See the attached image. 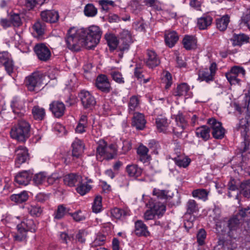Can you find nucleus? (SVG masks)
<instances>
[{
	"mask_svg": "<svg viewBox=\"0 0 250 250\" xmlns=\"http://www.w3.org/2000/svg\"><path fill=\"white\" fill-rule=\"evenodd\" d=\"M32 114L36 120H42L45 116V110L38 106H34L32 109Z\"/></svg>",
	"mask_w": 250,
	"mask_h": 250,
	"instance_id": "42",
	"label": "nucleus"
},
{
	"mask_svg": "<svg viewBox=\"0 0 250 250\" xmlns=\"http://www.w3.org/2000/svg\"><path fill=\"white\" fill-rule=\"evenodd\" d=\"M163 83L166 84L165 88L168 89L172 83V77L170 73L165 72L162 78Z\"/></svg>",
	"mask_w": 250,
	"mask_h": 250,
	"instance_id": "51",
	"label": "nucleus"
},
{
	"mask_svg": "<svg viewBox=\"0 0 250 250\" xmlns=\"http://www.w3.org/2000/svg\"><path fill=\"white\" fill-rule=\"evenodd\" d=\"M113 79L117 83H124V78L122 74L116 71H113L110 73Z\"/></svg>",
	"mask_w": 250,
	"mask_h": 250,
	"instance_id": "53",
	"label": "nucleus"
},
{
	"mask_svg": "<svg viewBox=\"0 0 250 250\" xmlns=\"http://www.w3.org/2000/svg\"><path fill=\"white\" fill-rule=\"evenodd\" d=\"M120 44L119 48L121 51L127 49L129 44L132 42V39L130 32L127 30H123L120 34Z\"/></svg>",
	"mask_w": 250,
	"mask_h": 250,
	"instance_id": "14",
	"label": "nucleus"
},
{
	"mask_svg": "<svg viewBox=\"0 0 250 250\" xmlns=\"http://www.w3.org/2000/svg\"><path fill=\"white\" fill-rule=\"evenodd\" d=\"M229 22V17L228 15L217 19L216 21L217 28L220 31H224L227 29Z\"/></svg>",
	"mask_w": 250,
	"mask_h": 250,
	"instance_id": "34",
	"label": "nucleus"
},
{
	"mask_svg": "<svg viewBox=\"0 0 250 250\" xmlns=\"http://www.w3.org/2000/svg\"><path fill=\"white\" fill-rule=\"evenodd\" d=\"M11 200L17 203H21L26 201L28 198L26 191H23L19 194H13L10 197Z\"/></svg>",
	"mask_w": 250,
	"mask_h": 250,
	"instance_id": "38",
	"label": "nucleus"
},
{
	"mask_svg": "<svg viewBox=\"0 0 250 250\" xmlns=\"http://www.w3.org/2000/svg\"><path fill=\"white\" fill-rule=\"evenodd\" d=\"M126 171L130 177H138L142 174V169L137 165L131 164L126 167Z\"/></svg>",
	"mask_w": 250,
	"mask_h": 250,
	"instance_id": "30",
	"label": "nucleus"
},
{
	"mask_svg": "<svg viewBox=\"0 0 250 250\" xmlns=\"http://www.w3.org/2000/svg\"><path fill=\"white\" fill-rule=\"evenodd\" d=\"M212 22V18L208 14H204L198 18L197 21V26L200 30H205L209 26Z\"/></svg>",
	"mask_w": 250,
	"mask_h": 250,
	"instance_id": "20",
	"label": "nucleus"
},
{
	"mask_svg": "<svg viewBox=\"0 0 250 250\" xmlns=\"http://www.w3.org/2000/svg\"><path fill=\"white\" fill-rule=\"evenodd\" d=\"M82 177L76 173H70L64 176L63 181L66 185L74 187L82 182Z\"/></svg>",
	"mask_w": 250,
	"mask_h": 250,
	"instance_id": "19",
	"label": "nucleus"
},
{
	"mask_svg": "<svg viewBox=\"0 0 250 250\" xmlns=\"http://www.w3.org/2000/svg\"><path fill=\"white\" fill-rule=\"evenodd\" d=\"M208 123L212 130V134L214 138L220 139L224 137L225 130L220 122L214 118H210L208 120Z\"/></svg>",
	"mask_w": 250,
	"mask_h": 250,
	"instance_id": "6",
	"label": "nucleus"
},
{
	"mask_svg": "<svg viewBox=\"0 0 250 250\" xmlns=\"http://www.w3.org/2000/svg\"><path fill=\"white\" fill-rule=\"evenodd\" d=\"M196 135L198 137L206 141L210 137L209 129L205 125L199 127L196 130Z\"/></svg>",
	"mask_w": 250,
	"mask_h": 250,
	"instance_id": "32",
	"label": "nucleus"
},
{
	"mask_svg": "<svg viewBox=\"0 0 250 250\" xmlns=\"http://www.w3.org/2000/svg\"><path fill=\"white\" fill-rule=\"evenodd\" d=\"M240 193L244 197L250 198V180L241 183L240 186Z\"/></svg>",
	"mask_w": 250,
	"mask_h": 250,
	"instance_id": "37",
	"label": "nucleus"
},
{
	"mask_svg": "<svg viewBox=\"0 0 250 250\" xmlns=\"http://www.w3.org/2000/svg\"><path fill=\"white\" fill-rule=\"evenodd\" d=\"M99 3L100 5L102 6V9L107 11L109 8V5H113L114 2L112 0H102L99 1Z\"/></svg>",
	"mask_w": 250,
	"mask_h": 250,
	"instance_id": "58",
	"label": "nucleus"
},
{
	"mask_svg": "<svg viewBox=\"0 0 250 250\" xmlns=\"http://www.w3.org/2000/svg\"><path fill=\"white\" fill-rule=\"evenodd\" d=\"M216 69V64L215 63L211 64L209 68H205L199 72V79L201 81H205L208 82L212 81Z\"/></svg>",
	"mask_w": 250,
	"mask_h": 250,
	"instance_id": "9",
	"label": "nucleus"
},
{
	"mask_svg": "<svg viewBox=\"0 0 250 250\" xmlns=\"http://www.w3.org/2000/svg\"><path fill=\"white\" fill-rule=\"evenodd\" d=\"M102 198L101 196H96L92 206L93 212L98 213L101 211L102 208Z\"/></svg>",
	"mask_w": 250,
	"mask_h": 250,
	"instance_id": "45",
	"label": "nucleus"
},
{
	"mask_svg": "<svg viewBox=\"0 0 250 250\" xmlns=\"http://www.w3.org/2000/svg\"><path fill=\"white\" fill-rule=\"evenodd\" d=\"M28 212L32 215L39 216L42 211V209L39 206H30L28 208Z\"/></svg>",
	"mask_w": 250,
	"mask_h": 250,
	"instance_id": "56",
	"label": "nucleus"
},
{
	"mask_svg": "<svg viewBox=\"0 0 250 250\" xmlns=\"http://www.w3.org/2000/svg\"><path fill=\"white\" fill-rule=\"evenodd\" d=\"M139 104V101L136 96H132L130 98L128 103V111L129 113H133L134 110L137 109Z\"/></svg>",
	"mask_w": 250,
	"mask_h": 250,
	"instance_id": "44",
	"label": "nucleus"
},
{
	"mask_svg": "<svg viewBox=\"0 0 250 250\" xmlns=\"http://www.w3.org/2000/svg\"><path fill=\"white\" fill-rule=\"evenodd\" d=\"M155 215V213L154 212V211H153V210H152V209L151 208L150 209L146 210L145 213L144 219L146 220H152L154 219Z\"/></svg>",
	"mask_w": 250,
	"mask_h": 250,
	"instance_id": "64",
	"label": "nucleus"
},
{
	"mask_svg": "<svg viewBox=\"0 0 250 250\" xmlns=\"http://www.w3.org/2000/svg\"><path fill=\"white\" fill-rule=\"evenodd\" d=\"M106 148L107 146L105 141L100 140L97 147V157L98 159H99V156H103L104 158L110 159L108 153H107Z\"/></svg>",
	"mask_w": 250,
	"mask_h": 250,
	"instance_id": "29",
	"label": "nucleus"
},
{
	"mask_svg": "<svg viewBox=\"0 0 250 250\" xmlns=\"http://www.w3.org/2000/svg\"><path fill=\"white\" fill-rule=\"evenodd\" d=\"M3 63L4 64L5 68L9 74H10L13 72V62L11 60H6Z\"/></svg>",
	"mask_w": 250,
	"mask_h": 250,
	"instance_id": "59",
	"label": "nucleus"
},
{
	"mask_svg": "<svg viewBox=\"0 0 250 250\" xmlns=\"http://www.w3.org/2000/svg\"><path fill=\"white\" fill-rule=\"evenodd\" d=\"M250 38L244 34H234L230 39L233 46H241L249 42Z\"/></svg>",
	"mask_w": 250,
	"mask_h": 250,
	"instance_id": "27",
	"label": "nucleus"
},
{
	"mask_svg": "<svg viewBox=\"0 0 250 250\" xmlns=\"http://www.w3.org/2000/svg\"><path fill=\"white\" fill-rule=\"evenodd\" d=\"M33 28L39 36H42L45 30V24L41 21H37L34 24Z\"/></svg>",
	"mask_w": 250,
	"mask_h": 250,
	"instance_id": "50",
	"label": "nucleus"
},
{
	"mask_svg": "<svg viewBox=\"0 0 250 250\" xmlns=\"http://www.w3.org/2000/svg\"><path fill=\"white\" fill-rule=\"evenodd\" d=\"M135 233L138 236L149 235V232L146 225L141 221L138 220L135 223Z\"/></svg>",
	"mask_w": 250,
	"mask_h": 250,
	"instance_id": "25",
	"label": "nucleus"
},
{
	"mask_svg": "<svg viewBox=\"0 0 250 250\" xmlns=\"http://www.w3.org/2000/svg\"><path fill=\"white\" fill-rule=\"evenodd\" d=\"M42 82V74L40 72H34L27 77L25 83L29 91L35 90L37 87L41 85Z\"/></svg>",
	"mask_w": 250,
	"mask_h": 250,
	"instance_id": "4",
	"label": "nucleus"
},
{
	"mask_svg": "<svg viewBox=\"0 0 250 250\" xmlns=\"http://www.w3.org/2000/svg\"><path fill=\"white\" fill-rule=\"evenodd\" d=\"M79 97L85 108H91L96 104L94 97L87 91L82 90L79 94Z\"/></svg>",
	"mask_w": 250,
	"mask_h": 250,
	"instance_id": "10",
	"label": "nucleus"
},
{
	"mask_svg": "<svg viewBox=\"0 0 250 250\" xmlns=\"http://www.w3.org/2000/svg\"><path fill=\"white\" fill-rule=\"evenodd\" d=\"M206 237V232L204 229H200L197 234V239L198 244L200 245H203L204 244V241Z\"/></svg>",
	"mask_w": 250,
	"mask_h": 250,
	"instance_id": "55",
	"label": "nucleus"
},
{
	"mask_svg": "<svg viewBox=\"0 0 250 250\" xmlns=\"http://www.w3.org/2000/svg\"><path fill=\"white\" fill-rule=\"evenodd\" d=\"M29 124L25 121H21L11 128L10 134L12 138L19 142H24L30 136Z\"/></svg>",
	"mask_w": 250,
	"mask_h": 250,
	"instance_id": "2",
	"label": "nucleus"
},
{
	"mask_svg": "<svg viewBox=\"0 0 250 250\" xmlns=\"http://www.w3.org/2000/svg\"><path fill=\"white\" fill-rule=\"evenodd\" d=\"M17 233L14 236L15 240L19 242L23 241L26 239L27 231L35 232L36 226L33 220L25 219L17 225Z\"/></svg>",
	"mask_w": 250,
	"mask_h": 250,
	"instance_id": "3",
	"label": "nucleus"
},
{
	"mask_svg": "<svg viewBox=\"0 0 250 250\" xmlns=\"http://www.w3.org/2000/svg\"><path fill=\"white\" fill-rule=\"evenodd\" d=\"M158 218L162 216L166 210V206L161 202H156L151 208Z\"/></svg>",
	"mask_w": 250,
	"mask_h": 250,
	"instance_id": "35",
	"label": "nucleus"
},
{
	"mask_svg": "<svg viewBox=\"0 0 250 250\" xmlns=\"http://www.w3.org/2000/svg\"><path fill=\"white\" fill-rule=\"evenodd\" d=\"M196 40L191 36H186L183 40V44L187 50L193 49L196 47Z\"/></svg>",
	"mask_w": 250,
	"mask_h": 250,
	"instance_id": "31",
	"label": "nucleus"
},
{
	"mask_svg": "<svg viewBox=\"0 0 250 250\" xmlns=\"http://www.w3.org/2000/svg\"><path fill=\"white\" fill-rule=\"evenodd\" d=\"M189 90V86L186 83H183L177 86L174 92L176 96H186Z\"/></svg>",
	"mask_w": 250,
	"mask_h": 250,
	"instance_id": "36",
	"label": "nucleus"
},
{
	"mask_svg": "<svg viewBox=\"0 0 250 250\" xmlns=\"http://www.w3.org/2000/svg\"><path fill=\"white\" fill-rule=\"evenodd\" d=\"M85 15L88 17H94L97 13V9L92 4H87L84 10Z\"/></svg>",
	"mask_w": 250,
	"mask_h": 250,
	"instance_id": "46",
	"label": "nucleus"
},
{
	"mask_svg": "<svg viewBox=\"0 0 250 250\" xmlns=\"http://www.w3.org/2000/svg\"><path fill=\"white\" fill-rule=\"evenodd\" d=\"M105 241V237L104 236L97 237L92 243V247H97L104 244Z\"/></svg>",
	"mask_w": 250,
	"mask_h": 250,
	"instance_id": "61",
	"label": "nucleus"
},
{
	"mask_svg": "<svg viewBox=\"0 0 250 250\" xmlns=\"http://www.w3.org/2000/svg\"><path fill=\"white\" fill-rule=\"evenodd\" d=\"M34 51L38 58L43 61L48 60L51 56L49 48L43 43H39L34 47Z\"/></svg>",
	"mask_w": 250,
	"mask_h": 250,
	"instance_id": "11",
	"label": "nucleus"
},
{
	"mask_svg": "<svg viewBox=\"0 0 250 250\" xmlns=\"http://www.w3.org/2000/svg\"><path fill=\"white\" fill-rule=\"evenodd\" d=\"M167 193L166 190H160L156 188H154L152 192L154 196H156L160 199H166L167 197Z\"/></svg>",
	"mask_w": 250,
	"mask_h": 250,
	"instance_id": "54",
	"label": "nucleus"
},
{
	"mask_svg": "<svg viewBox=\"0 0 250 250\" xmlns=\"http://www.w3.org/2000/svg\"><path fill=\"white\" fill-rule=\"evenodd\" d=\"M250 121V115L248 114L246 116L245 118H243L240 120L238 130L240 131L242 136L244 138L245 143H247V140L246 139L247 133L248 130V125Z\"/></svg>",
	"mask_w": 250,
	"mask_h": 250,
	"instance_id": "22",
	"label": "nucleus"
},
{
	"mask_svg": "<svg viewBox=\"0 0 250 250\" xmlns=\"http://www.w3.org/2000/svg\"><path fill=\"white\" fill-rule=\"evenodd\" d=\"M91 180H88L86 181L83 180L82 179V182L78 183L76 188V190L78 193L81 195H84L88 192L91 189V186L88 184L91 183Z\"/></svg>",
	"mask_w": 250,
	"mask_h": 250,
	"instance_id": "26",
	"label": "nucleus"
},
{
	"mask_svg": "<svg viewBox=\"0 0 250 250\" xmlns=\"http://www.w3.org/2000/svg\"><path fill=\"white\" fill-rule=\"evenodd\" d=\"M11 22L14 26H19L21 24V20L20 15L18 14H14L11 16Z\"/></svg>",
	"mask_w": 250,
	"mask_h": 250,
	"instance_id": "57",
	"label": "nucleus"
},
{
	"mask_svg": "<svg viewBox=\"0 0 250 250\" xmlns=\"http://www.w3.org/2000/svg\"><path fill=\"white\" fill-rule=\"evenodd\" d=\"M187 213L192 214L198 211V204L192 199L189 200L186 204Z\"/></svg>",
	"mask_w": 250,
	"mask_h": 250,
	"instance_id": "40",
	"label": "nucleus"
},
{
	"mask_svg": "<svg viewBox=\"0 0 250 250\" xmlns=\"http://www.w3.org/2000/svg\"><path fill=\"white\" fill-rule=\"evenodd\" d=\"M102 34V30L97 25H91L86 29L73 27L68 30L65 41L70 50L79 51L82 45L90 49L100 42Z\"/></svg>",
	"mask_w": 250,
	"mask_h": 250,
	"instance_id": "1",
	"label": "nucleus"
},
{
	"mask_svg": "<svg viewBox=\"0 0 250 250\" xmlns=\"http://www.w3.org/2000/svg\"><path fill=\"white\" fill-rule=\"evenodd\" d=\"M42 21L47 22L55 23L59 20V15L57 11L54 10H44L41 13Z\"/></svg>",
	"mask_w": 250,
	"mask_h": 250,
	"instance_id": "16",
	"label": "nucleus"
},
{
	"mask_svg": "<svg viewBox=\"0 0 250 250\" xmlns=\"http://www.w3.org/2000/svg\"><path fill=\"white\" fill-rule=\"evenodd\" d=\"M242 225L237 215H234L229 219L228 227L229 229V235L235 239L240 233Z\"/></svg>",
	"mask_w": 250,
	"mask_h": 250,
	"instance_id": "5",
	"label": "nucleus"
},
{
	"mask_svg": "<svg viewBox=\"0 0 250 250\" xmlns=\"http://www.w3.org/2000/svg\"><path fill=\"white\" fill-rule=\"evenodd\" d=\"M175 121L176 125L172 129V131L175 135L178 136L187 128L188 124L181 113H179L176 116Z\"/></svg>",
	"mask_w": 250,
	"mask_h": 250,
	"instance_id": "8",
	"label": "nucleus"
},
{
	"mask_svg": "<svg viewBox=\"0 0 250 250\" xmlns=\"http://www.w3.org/2000/svg\"><path fill=\"white\" fill-rule=\"evenodd\" d=\"M192 195L194 198L206 201L208 199V192L204 189H197L193 190Z\"/></svg>",
	"mask_w": 250,
	"mask_h": 250,
	"instance_id": "41",
	"label": "nucleus"
},
{
	"mask_svg": "<svg viewBox=\"0 0 250 250\" xmlns=\"http://www.w3.org/2000/svg\"><path fill=\"white\" fill-rule=\"evenodd\" d=\"M146 120L144 115L139 112L134 113L132 120V125L138 130H143L145 128Z\"/></svg>",
	"mask_w": 250,
	"mask_h": 250,
	"instance_id": "17",
	"label": "nucleus"
},
{
	"mask_svg": "<svg viewBox=\"0 0 250 250\" xmlns=\"http://www.w3.org/2000/svg\"><path fill=\"white\" fill-rule=\"evenodd\" d=\"M32 174L31 170L22 171L15 176V181L20 185H27L31 179Z\"/></svg>",
	"mask_w": 250,
	"mask_h": 250,
	"instance_id": "15",
	"label": "nucleus"
},
{
	"mask_svg": "<svg viewBox=\"0 0 250 250\" xmlns=\"http://www.w3.org/2000/svg\"><path fill=\"white\" fill-rule=\"evenodd\" d=\"M50 109L56 117H60L64 114L65 107L62 102L54 101L50 104Z\"/></svg>",
	"mask_w": 250,
	"mask_h": 250,
	"instance_id": "18",
	"label": "nucleus"
},
{
	"mask_svg": "<svg viewBox=\"0 0 250 250\" xmlns=\"http://www.w3.org/2000/svg\"><path fill=\"white\" fill-rule=\"evenodd\" d=\"M46 175L44 172H40L36 174L33 177V181L37 185H40L45 181Z\"/></svg>",
	"mask_w": 250,
	"mask_h": 250,
	"instance_id": "47",
	"label": "nucleus"
},
{
	"mask_svg": "<svg viewBox=\"0 0 250 250\" xmlns=\"http://www.w3.org/2000/svg\"><path fill=\"white\" fill-rule=\"evenodd\" d=\"M69 210V208H66L64 205H59L57 210L54 213V218L58 220L62 219L68 212Z\"/></svg>",
	"mask_w": 250,
	"mask_h": 250,
	"instance_id": "39",
	"label": "nucleus"
},
{
	"mask_svg": "<svg viewBox=\"0 0 250 250\" xmlns=\"http://www.w3.org/2000/svg\"><path fill=\"white\" fill-rule=\"evenodd\" d=\"M250 214V206L240 209L236 215H239L242 218H245Z\"/></svg>",
	"mask_w": 250,
	"mask_h": 250,
	"instance_id": "60",
	"label": "nucleus"
},
{
	"mask_svg": "<svg viewBox=\"0 0 250 250\" xmlns=\"http://www.w3.org/2000/svg\"><path fill=\"white\" fill-rule=\"evenodd\" d=\"M147 59L146 61V64L150 68H153L158 66L160 61L156 53L152 50L147 51Z\"/></svg>",
	"mask_w": 250,
	"mask_h": 250,
	"instance_id": "23",
	"label": "nucleus"
},
{
	"mask_svg": "<svg viewBox=\"0 0 250 250\" xmlns=\"http://www.w3.org/2000/svg\"><path fill=\"white\" fill-rule=\"evenodd\" d=\"M178 39V36L175 31L167 32L165 34L166 43L170 47H173Z\"/></svg>",
	"mask_w": 250,
	"mask_h": 250,
	"instance_id": "28",
	"label": "nucleus"
},
{
	"mask_svg": "<svg viewBox=\"0 0 250 250\" xmlns=\"http://www.w3.org/2000/svg\"><path fill=\"white\" fill-rule=\"evenodd\" d=\"M229 71L236 75L239 78L241 77H244L245 75V70L243 67L239 66H234L232 67Z\"/></svg>",
	"mask_w": 250,
	"mask_h": 250,
	"instance_id": "52",
	"label": "nucleus"
},
{
	"mask_svg": "<svg viewBox=\"0 0 250 250\" xmlns=\"http://www.w3.org/2000/svg\"><path fill=\"white\" fill-rule=\"evenodd\" d=\"M96 86L99 90L105 93L109 92L111 89L109 80L104 75H100L98 76Z\"/></svg>",
	"mask_w": 250,
	"mask_h": 250,
	"instance_id": "13",
	"label": "nucleus"
},
{
	"mask_svg": "<svg viewBox=\"0 0 250 250\" xmlns=\"http://www.w3.org/2000/svg\"><path fill=\"white\" fill-rule=\"evenodd\" d=\"M111 216L115 219H120L129 215V211L127 209H123L115 208L111 210Z\"/></svg>",
	"mask_w": 250,
	"mask_h": 250,
	"instance_id": "33",
	"label": "nucleus"
},
{
	"mask_svg": "<svg viewBox=\"0 0 250 250\" xmlns=\"http://www.w3.org/2000/svg\"><path fill=\"white\" fill-rule=\"evenodd\" d=\"M241 21V24L244 23V25L250 28V8H247L244 12Z\"/></svg>",
	"mask_w": 250,
	"mask_h": 250,
	"instance_id": "49",
	"label": "nucleus"
},
{
	"mask_svg": "<svg viewBox=\"0 0 250 250\" xmlns=\"http://www.w3.org/2000/svg\"><path fill=\"white\" fill-rule=\"evenodd\" d=\"M104 38L111 50H114L120 44V42L116 36L111 33H106Z\"/></svg>",
	"mask_w": 250,
	"mask_h": 250,
	"instance_id": "24",
	"label": "nucleus"
},
{
	"mask_svg": "<svg viewBox=\"0 0 250 250\" xmlns=\"http://www.w3.org/2000/svg\"><path fill=\"white\" fill-rule=\"evenodd\" d=\"M72 157L74 158H79L82 154L84 149V145L81 140L76 139L72 145Z\"/></svg>",
	"mask_w": 250,
	"mask_h": 250,
	"instance_id": "21",
	"label": "nucleus"
},
{
	"mask_svg": "<svg viewBox=\"0 0 250 250\" xmlns=\"http://www.w3.org/2000/svg\"><path fill=\"white\" fill-rule=\"evenodd\" d=\"M60 178L59 174L57 173H54L52 174L50 176L46 178L47 182L49 185L53 184L57 180H58Z\"/></svg>",
	"mask_w": 250,
	"mask_h": 250,
	"instance_id": "63",
	"label": "nucleus"
},
{
	"mask_svg": "<svg viewBox=\"0 0 250 250\" xmlns=\"http://www.w3.org/2000/svg\"><path fill=\"white\" fill-rule=\"evenodd\" d=\"M155 124L157 129L159 132L168 133L172 131L170 126V122L165 117H159L157 118Z\"/></svg>",
	"mask_w": 250,
	"mask_h": 250,
	"instance_id": "12",
	"label": "nucleus"
},
{
	"mask_svg": "<svg viewBox=\"0 0 250 250\" xmlns=\"http://www.w3.org/2000/svg\"><path fill=\"white\" fill-rule=\"evenodd\" d=\"M173 159L176 164L180 167H186L190 162V159L182 156H178L177 157H174Z\"/></svg>",
	"mask_w": 250,
	"mask_h": 250,
	"instance_id": "43",
	"label": "nucleus"
},
{
	"mask_svg": "<svg viewBox=\"0 0 250 250\" xmlns=\"http://www.w3.org/2000/svg\"><path fill=\"white\" fill-rule=\"evenodd\" d=\"M131 143L129 141L125 140L123 142L122 152L124 154L127 152L131 148Z\"/></svg>",
	"mask_w": 250,
	"mask_h": 250,
	"instance_id": "62",
	"label": "nucleus"
},
{
	"mask_svg": "<svg viewBox=\"0 0 250 250\" xmlns=\"http://www.w3.org/2000/svg\"><path fill=\"white\" fill-rule=\"evenodd\" d=\"M226 77L230 84H239L240 79L230 71L226 73Z\"/></svg>",
	"mask_w": 250,
	"mask_h": 250,
	"instance_id": "48",
	"label": "nucleus"
},
{
	"mask_svg": "<svg viewBox=\"0 0 250 250\" xmlns=\"http://www.w3.org/2000/svg\"><path fill=\"white\" fill-rule=\"evenodd\" d=\"M16 154L15 165L19 167L21 165L29 160V155L26 147L20 146L15 151Z\"/></svg>",
	"mask_w": 250,
	"mask_h": 250,
	"instance_id": "7",
	"label": "nucleus"
}]
</instances>
